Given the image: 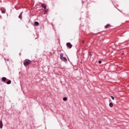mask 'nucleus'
<instances>
[{
	"label": "nucleus",
	"instance_id": "1",
	"mask_svg": "<svg viewBox=\"0 0 129 129\" xmlns=\"http://www.w3.org/2000/svg\"><path fill=\"white\" fill-rule=\"evenodd\" d=\"M60 58L62 60V61H63V62H67V58H66L65 57H63V53L60 54Z\"/></svg>",
	"mask_w": 129,
	"mask_h": 129
},
{
	"label": "nucleus",
	"instance_id": "2",
	"mask_svg": "<svg viewBox=\"0 0 129 129\" xmlns=\"http://www.w3.org/2000/svg\"><path fill=\"white\" fill-rule=\"evenodd\" d=\"M31 61L30 60L24 61V66H28V65H29V64H31Z\"/></svg>",
	"mask_w": 129,
	"mask_h": 129
},
{
	"label": "nucleus",
	"instance_id": "3",
	"mask_svg": "<svg viewBox=\"0 0 129 129\" xmlns=\"http://www.w3.org/2000/svg\"><path fill=\"white\" fill-rule=\"evenodd\" d=\"M67 47H69V48H72V44L70 43V42L67 43Z\"/></svg>",
	"mask_w": 129,
	"mask_h": 129
},
{
	"label": "nucleus",
	"instance_id": "4",
	"mask_svg": "<svg viewBox=\"0 0 129 129\" xmlns=\"http://www.w3.org/2000/svg\"><path fill=\"white\" fill-rule=\"evenodd\" d=\"M41 7L43 8L44 10H46V9L47 8V7L46 6V5H45V4H42Z\"/></svg>",
	"mask_w": 129,
	"mask_h": 129
},
{
	"label": "nucleus",
	"instance_id": "5",
	"mask_svg": "<svg viewBox=\"0 0 129 129\" xmlns=\"http://www.w3.org/2000/svg\"><path fill=\"white\" fill-rule=\"evenodd\" d=\"M0 128H3V121H0Z\"/></svg>",
	"mask_w": 129,
	"mask_h": 129
},
{
	"label": "nucleus",
	"instance_id": "6",
	"mask_svg": "<svg viewBox=\"0 0 129 129\" xmlns=\"http://www.w3.org/2000/svg\"><path fill=\"white\" fill-rule=\"evenodd\" d=\"M2 81L3 82H5L6 81V80H7V78H5V77H3L2 78Z\"/></svg>",
	"mask_w": 129,
	"mask_h": 129
},
{
	"label": "nucleus",
	"instance_id": "7",
	"mask_svg": "<svg viewBox=\"0 0 129 129\" xmlns=\"http://www.w3.org/2000/svg\"><path fill=\"white\" fill-rule=\"evenodd\" d=\"M23 14V12H22L20 14V15H19V19H20L21 20H22V14Z\"/></svg>",
	"mask_w": 129,
	"mask_h": 129
},
{
	"label": "nucleus",
	"instance_id": "8",
	"mask_svg": "<svg viewBox=\"0 0 129 129\" xmlns=\"http://www.w3.org/2000/svg\"><path fill=\"white\" fill-rule=\"evenodd\" d=\"M34 25H35V26H39V22H34Z\"/></svg>",
	"mask_w": 129,
	"mask_h": 129
},
{
	"label": "nucleus",
	"instance_id": "9",
	"mask_svg": "<svg viewBox=\"0 0 129 129\" xmlns=\"http://www.w3.org/2000/svg\"><path fill=\"white\" fill-rule=\"evenodd\" d=\"M112 106H113V104H112V103H109V107H112Z\"/></svg>",
	"mask_w": 129,
	"mask_h": 129
},
{
	"label": "nucleus",
	"instance_id": "10",
	"mask_svg": "<svg viewBox=\"0 0 129 129\" xmlns=\"http://www.w3.org/2000/svg\"><path fill=\"white\" fill-rule=\"evenodd\" d=\"M11 83H12V81H11V80H9V82H7V84H11Z\"/></svg>",
	"mask_w": 129,
	"mask_h": 129
},
{
	"label": "nucleus",
	"instance_id": "11",
	"mask_svg": "<svg viewBox=\"0 0 129 129\" xmlns=\"http://www.w3.org/2000/svg\"><path fill=\"white\" fill-rule=\"evenodd\" d=\"M63 101H66L67 100V97H63Z\"/></svg>",
	"mask_w": 129,
	"mask_h": 129
},
{
	"label": "nucleus",
	"instance_id": "12",
	"mask_svg": "<svg viewBox=\"0 0 129 129\" xmlns=\"http://www.w3.org/2000/svg\"><path fill=\"white\" fill-rule=\"evenodd\" d=\"M108 27H109V25L107 24L105 26V29H107V28H108Z\"/></svg>",
	"mask_w": 129,
	"mask_h": 129
},
{
	"label": "nucleus",
	"instance_id": "13",
	"mask_svg": "<svg viewBox=\"0 0 129 129\" xmlns=\"http://www.w3.org/2000/svg\"><path fill=\"white\" fill-rule=\"evenodd\" d=\"M2 14H6V11L5 10H3L2 11Z\"/></svg>",
	"mask_w": 129,
	"mask_h": 129
},
{
	"label": "nucleus",
	"instance_id": "14",
	"mask_svg": "<svg viewBox=\"0 0 129 129\" xmlns=\"http://www.w3.org/2000/svg\"><path fill=\"white\" fill-rule=\"evenodd\" d=\"M111 98H112V99H113V100H114V97H113V96H111Z\"/></svg>",
	"mask_w": 129,
	"mask_h": 129
},
{
	"label": "nucleus",
	"instance_id": "15",
	"mask_svg": "<svg viewBox=\"0 0 129 129\" xmlns=\"http://www.w3.org/2000/svg\"><path fill=\"white\" fill-rule=\"evenodd\" d=\"M98 62L99 64H101V60H99Z\"/></svg>",
	"mask_w": 129,
	"mask_h": 129
}]
</instances>
